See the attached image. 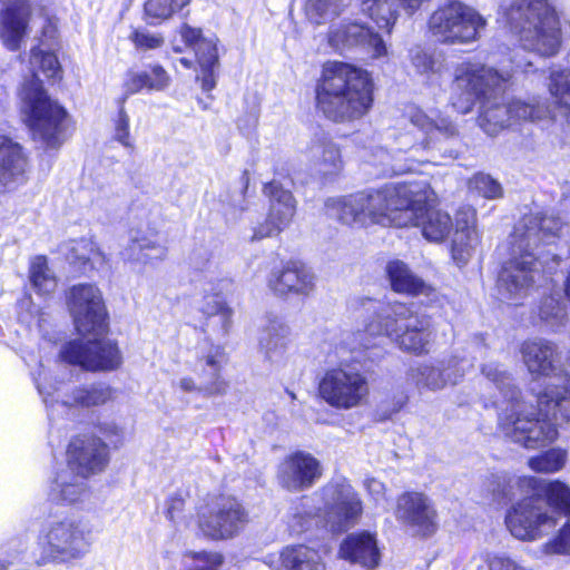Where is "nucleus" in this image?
Listing matches in <instances>:
<instances>
[{
    "mask_svg": "<svg viewBox=\"0 0 570 570\" xmlns=\"http://www.w3.org/2000/svg\"><path fill=\"white\" fill-rule=\"evenodd\" d=\"M351 308L361 315L372 314L373 318L362 331L341 334L334 346L337 364L324 371L317 387L320 397L340 411L358 407L366 401L370 386L362 370L383 357L379 337L384 336L400 350L416 355L428 352L433 337L431 317L413 312L406 304L357 297L351 302Z\"/></svg>",
    "mask_w": 570,
    "mask_h": 570,
    "instance_id": "nucleus-1",
    "label": "nucleus"
},
{
    "mask_svg": "<svg viewBox=\"0 0 570 570\" xmlns=\"http://www.w3.org/2000/svg\"><path fill=\"white\" fill-rule=\"evenodd\" d=\"M481 371L501 395L493 405L498 409L499 430L511 442L529 450L544 448L558 438L552 420L570 422V355L557 377L562 384L548 385L535 395L538 409L522 397L501 364L490 362Z\"/></svg>",
    "mask_w": 570,
    "mask_h": 570,
    "instance_id": "nucleus-2",
    "label": "nucleus"
},
{
    "mask_svg": "<svg viewBox=\"0 0 570 570\" xmlns=\"http://www.w3.org/2000/svg\"><path fill=\"white\" fill-rule=\"evenodd\" d=\"M484 487L498 502L525 495L505 515L507 528L519 540L534 541L548 534L556 527L552 511L570 517V487L559 480L542 483L534 476L498 472L487 478Z\"/></svg>",
    "mask_w": 570,
    "mask_h": 570,
    "instance_id": "nucleus-3",
    "label": "nucleus"
},
{
    "mask_svg": "<svg viewBox=\"0 0 570 570\" xmlns=\"http://www.w3.org/2000/svg\"><path fill=\"white\" fill-rule=\"evenodd\" d=\"M405 118L419 130L393 132L386 148L373 154L375 165H381L384 175H402L415 170L420 165H441L452 161L461 154V137L458 125L441 112L429 115L417 107H410Z\"/></svg>",
    "mask_w": 570,
    "mask_h": 570,
    "instance_id": "nucleus-4",
    "label": "nucleus"
},
{
    "mask_svg": "<svg viewBox=\"0 0 570 570\" xmlns=\"http://www.w3.org/2000/svg\"><path fill=\"white\" fill-rule=\"evenodd\" d=\"M568 225L553 216L530 214L523 216L510 236L511 258L498 277V288L504 299L518 302L525 297L532 285L540 278L539 267H543L551 256L556 265L558 255L539 252L540 245H550L562 237Z\"/></svg>",
    "mask_w": 570,
    "mask_h": 570,
    "instance_id": "nucleus-5",
    "label": "nucleus"
},
{
    "mask_svg": "<svg viewBox=\"0 0 570 570\" xmlns=\"http://www.w3.org/2000/svg\"><path fill=\"white\" fill-rule=\"evenodd\" d=\"M67 303L77 332L92 340H72L60 350V357L91 371H114L122 363L117 343L100 338L107 330V312L101 292L92 284H78L69 289Z\"/></svg>",
    "mask_w": 570,
    "mask_h": 570,
    "instance_id": "nucleus-6",
    "label": "nucleus"
},
{
    "mask_svg": "<svg viewBox=\"0 0 570 570\" xmlns=\"http://www.w3.org/2000/svg\"><path fill=\"white\" fill-rule=\"evenodd\" d=\"M510 71H498L478 63H462L455 70L453 90L458 97L451 98L453 108L460 114L472 110L476 100H481L479 125L489 136H497L512 125L509 102L502 96Z\"/></svg>",
    "mask_w": 570,
    "mask_h": 570,
    "instance_id": "nucleus-7",
    "label": "nucleus"
},
{
    "mask_svg": "<svg viewBox=\"0 0 570 570\" xmlns=\"http://www.w3.org/2000/svg\"><path fill=\"white\" fill-rule=\"evenodd\" d=\"M317 107L331 120L347 121L363 117L373 104L370 75L350 63L324 65L316 87Z\"/></svg>",
    "mask_w": 570,
    "mask_h": 570,
    "instance_id": "nucleus-8",
    "label": "nucleus"
},
{
    "mask_svg": "<svg viewBox=\"0 0 570 570\" xmlns=\"http://www.w3.org/2000/svg\"><path fill=\"white\" fill-rule=\"evenodd\" d=\"M498 21L519 36L524 50L550 58L561 49L560 18L549 0H501Z\"/></svg>",
    "mask_w": 570,
    "mask_h": 570,
    "instance_id": "nucleus-9",
    "label": "nucleus"
},
{
    "mask_svg": "<svg viewBox=\"0 0 570 570\" xmlns=\"http://www.w3.org/2000/svg\"><path fill=\"white\" fill-rule=\"evenodd\" d=\"M390 225L420 227L425 239L444 240L453 223L446 212L434 207L436 196L426 180L395 184Z\"/></svg>",
    "mask_w": 570,
    "mask_h": 570,
    "instance_id": "nucleus-10",
    "label": "nucleus"
},
{
    "mask_svg": "<svg viewBox=\"0 0 570 570\" xmlns=\"http://www.w3.org/2000/svg\"><path fill=\"white\" fill-rule=\"evenodd\" d=\"M322 505L313 507L311 498H303L292 508L288 517V528L292 533L301 534L313 523L315 518L326 522H337L340 525H351L356 522L363 511L362 501L353 487L340 479L327 483L317 494Z\"/></svg>",
    "mask_w": 570,
    "mask_h": 570,
    "instance_id": "nucleus-11",
    "label": "nucleus"
},
{
    "mask_svg": "<svg viewBox=\"0 0 570 570\" xmlns=\"http://www.w3.org/2000/svg\"><path fill=\"white\" fill-rule=\"evenodd\" d=\"M96 540L95 525L80 515H65L48 521L38 535L39 563H68L89 553Z\"/></svg>",
    "mask_w": 570,
    "mask_h": 570,
    "instance_id": "nucleus-12",
    "label": "nucleus"
},
{
    "mask_svg": "<svg viewBox=\"0 0 570 570\" xmlns=\"http://www.w3.org/2000/svg\"><path fill=\"white\" fill-rule=\"evenodd\" d=\"M395 184H385L379 189L348 196L332 197L325 202L326 214L343 224L372 223L390 225Z\"/></svg>",
    "mask_w": 570,
    "mask_h": 570,
    "instance_id": "nucleus-13",
    "label": "nucleus"
},
{
    "mask_svg": "<svg viewBox=\"0 0 570 570\" xmlns=\"http://www.w3.org/2000/svg\"><path fill=\"white\" fill-rule=\"evenodd\" d=\"M488 24L473 7L459 0H448L429 19V30L444 45H469L478 41Z\"/></svg>",
    "mask_w": 570,
    "mask_h": 570,
    "instance_id": "nucleus-14",
    "label": "nucleus"
},
{
    "mask_svg": "<svg viewBox=\"0 0 570 570\" xmlns=\"http://www.w3.org/2000/svg\"><path fill=\"white\" fill-rule=\"evenodd\" d=\"M485 350L483 338L476 336L470 344V353L473 356L468 357L455 351L451 356L440 361L415 363L407 370L406 379L420 391H439L448 384L455 385L473 367L476 354L483 355Z\"/></svg>",
    "mask_w": 570,
    "mask_h": 570,
    "instance_id": "nucleus-15",
    "label": "nucleus"
},
{
    "mask_svg": "<svg viewBox=\"0 0 570 570\" xmlns=\"http://www.w3.org/2000/svg\"><path fill=\"white\" fill-rule=\"evenodd\" d=\"M23 101L33 138L47 147H59L62 144L66 110L51 100L38 83H31L24 88Z\"/></svg>",
    "mask_w": 570,
    "mask_h": 570,
    "instance_id": "nucleus-16",
    "label": "nucleus"
},
{
    "mask_svg": "<svg viewBox=\"0 0 570 570\" xmlns=\"http://www.w3.org/2000/svg\"><path fill=\"white\" fill-rule=\"evenodd\" d=\"M35 383L45 404L52 410L56 406H98L105 404L111 397V389L106 384L97 383L69 390L68 384L62 381L47 382L45 372H40L35 377Z\"/></svg>",
    "mask_w": 570,
    "mask_h": 570,
    "instance_id": "nucleus-17",
    "label": "nucleus"
},
{
    "mask_svg": "<svg viewBox=\"0 0 570 570\" xmlns=\"http://www.w3.org/2000/svg\"><path fill=\"white\" fill-rule=\"evenodd\" d=\"M246 523L247 513L240 502L233 497L218 498L208 513H203L199 518L202 532L215 540L234 537Z\"/></svg>",
    "mask_w": 570,
    "mask_h": 570,
    "instance_id": "nucleus-18",
    "label": "nucleus"
},
{
    "mask_svg": "<svg viewBox=\"0 0 570 570\" xmlns=\"http://www.w3.org/2000/svg\"><path fill=\"white\" fill-rule=\"evenodd\" d=\"M109 450L99 436L85 434L72 438L67 448V466L78 476L89 478L105 471Z\"/></svg>",
    "mask_w": 570,
    "mask_h": 570,
    "instance_id": "nucleus-19",
    "label": "nucleus"
},
{
    "mask_svg": "<svg viewBox=\"0 0 570 570\" xmlns=\"http://www.w3.org/2000/svg\"><path fill=\"white\" fill-rule=\"evenodd\" d=\"M191 368L202 380L200 391L208 395H220L227 390V383L222 377V368L226 363L225 348L204 338L193 350Z\"/></svg>",
    "mask_w": 570,
    "mask_h": 570,
    "instance_id": "nucleus-20",
    "label": "nucleus"
},
{
    "mask_svg": "<svg viewBox=\"0 0 570 570\" xmlns=\"http://www.w3.org/2000/svg\"><path fill=\"white\" fill-rule=\"evenodd\" d=\"M327 38L330 46L336 51L358 49L376 59L387 55L382 37L370 27L357 22L332 24Z\"/></svg>",
    "mask_w": 570,
    "mask_h": 570,
    "instance_id": "nucleus-21",
    "label": "nucleus"
},
{
    "mask_svg": "<svg viewBox=\"0 0 570 570\" xmlns=\"http://www.w3.org/2000/svg\"><path fill=\"white\" fill-rule=\"evenodd\" d=\"M264 194L269 198V213L266 222L254 228L252 240L279 234L289 226L296 213L295 198L278 181L265 184Z\"/></svg>",
    "mask_w": 570,
    "mask_h": 570,
    "instance_id": "nucleus-22",
    "label": "nucleus"
},
{
    "mask_svg": "<svg viewBox=\"0 0 570 570\" xmlns=\"http://www.w3.org/2000/svg\"><path fill=\"white\" fill-rule=\"evenodd\" d=\"M322 476V464L311 453L296 451L286 456L277 470V480L282 488L298 492L312 488Z\"/></svg>",
    "mask_w": 570,
    "mask_h": 570,
    "instance_id": "nucleus-23",
    "label": "nucleus"
},
{
    "mask_svg": "<svg viewBox=\"0 0 570 570\" xmlns=\"http://www.w3.org/2000/svg\"><path fill=\"white\" fill-rule=\"evenodd\" d=\"M522 362L534 377H560L561 352L558 345L543 337L525 340L520 346Z\"/></svg>",
    "mask_w": 570,
    "mask_h": 570,
    "instance_id": "nucleus-24",
    "label": "nucleus"
},
{
    "mask_svg": "<svg viewBox=\"0 0 570 570\" xmlns=\"http://www.w3.org/2000/svg\"><path fill=\"white\" fill-rule=\"evenodd\" d=\"M395 517L415 534L430 535L436 529V512L431 500L420 492H405L400 495Z\"/></svg>",
    "mask_w": 570,
    "mask_h": 570,
    "instance_id": "nucleus-25",
    "label": "nucleus"
},
{
    "mask_svg": "<svg viewBox=\"0 0 570 570\" xmlns=\"http://www.w3.org/2000/svg\"><path fill=\"white\" fill-rule=\"evenodd\" d=\"M35 10L31 0H9L0 11V39L10 51H18L29 33Z\"/></svg>",
    "mask_w": 570,
    "mask_h": 570,
    "instance_id": "nucleus-26",
    "label": "nucleus"
},
{
    "mask_svg": "<svg viewBox=\"0 0 570 570\" xmlns=\"http://www.w3.org/2000/svg\"><path fill=\"white\" fill-rule=\"evenodd\" d=\"M267 286L278 296L288 294L308 296L315 287V275L304 264L288 262L269 273Z\"/></svg>",
    "mask_w": 570,
    "mask_h": 570,
    "instance_id": "nucleus-27",
    "label": "nucleus"
},
{
    "mask_svg": "<svg viewBox=\"0 0 570 570\" xmlns=\"http://www.w3.org/2000/svg\"><path fill=\"white\" fill-rule=\"evenodd\" d=\"M208 294L204 296L200 312L204 316L203 332L206 338L224 340L228 336L232 328L233 309L226 304L222 297L223 291L216 288H204Z\"/></svg>",
    "mask_w": 570,
    "mask_h": 570,
    "instance_id": "nucleus-28",
    "label": "nucleus"
},
{
    "mask_svg": "<svg viewBox=\"0 0 570 570\" xmlns=\"http://www.w3.org/2000/svg\"><path fill=\"white\" fill-rule=\"evenodd\" d=\"M291 330L284 320L269 313L258 336V351L264 360L278 364L284 360L289 342Z\"/></svg>",
    "mask_w": 570,
    "mask_h": 570,
    "instance_id": "nucleus-29",
    "label": "nucleus"
},
{
    "mask_svg": "<svg viewBox=\"0 0 570 570\" xmlns=\"http://www.w3.org/2000/svg\"><path fill=\"white\" fill-rule=\"evenodd\" d=\"M340 554L343 559L358 563L366 569H373L380 562L376 539L370 532L347 535L341 543Z\"/></svg>",
    "mask_w": 570,
    "mask_h": 570,
    "instance_id": "nucleus-30",
    "label": "nucleus"
},
{
    "mask_svg": "<svg viewBox=\"0 0 570 570\" xmlns=\"http://www.w3.org/2000/svg\"><path fill=\"white\" fill-rule=\"evenodd\" d=\"M312 169L324 180H332L343 169L338 147L326 138L314 140L307 149Z\"/></svg>",
    "mask_w": 570,
    "mask_h": 570,
    "instance_id": "nucleus-31",
    "label": "nucleus"
},
{
    "mask_svg": "<svg viewBox=\"0 0 570 570\" xmlns=\"http://www.w3.org/2000/svg\"><path fill=\"white\" fill-rule=\"evenodd\" d=\"M425 0H361L362 11L381 29L390 32L402 7L409 14L415 12Z\"/></svg>",
    "mask_w": 570,
    "mask_h": 570,
    "instance_id": "nucleus-32",
    "label": "nucleus"
},
{
    "mask_svg": "<svg viewBox=\"0 0 570 570\" xmlns=\"http://www.w3.org/2000/svg\"><path fill=\"white\" fill-rule=\"evenodd\" d=\"M27 159L22 147L11 138L0 135V188H9L23 178Z\"/></svg>",
    "mask_w": 570,
    "mask_h": 570,
    "instance_id": "nucleus-33",
    "label": "nucleus"
},
{
    "mask_svg": "<svg viewBox=\"0 0 570 570\" xmlns=\"http://www.w3.org/2000/svg\"><path fill=\"white\" fill-rule=\"evenodd\" d=\"M87 478L78 476L76 471H71L66 466L57 472L49 495L53 501L75 504L82 502L89 493V487L86 482Z\"/></svg>",
    "mask_w": 570,
    "mask_h": 570,
    "instance_id": "nucleus-34",
    "label": "nucleus"
},
{
    "mask_svg": "<svg viewBox=\"0 0 570 570\" xmlns=\"http://www.w3.org/2000/svg\"><path fill=\"white\" fill-rule=\"evenodd\" d=\"M124 259L142 265H154L167 256V247L156 234L132 237L121 253Z\"/></svg>",
    "mask_w": 570,
    "mask_h": 570,
    "instance_id": "nucleus-35",
    "label": "nucleus"
},
{
    "mask_svg": "<svg viewBox=\"0 0 570 570\" xmlns=\"http://www.w3.org/2000/svg\"><path fill=\"white\" fill-rule=\"evenodd\" d=\"M391 287L396 293L412 296L428 295L431 287L402 261H392L386 265Z\"/></svg>",
    "mask_w": 570,
    "mask_h": 570,
    "instance_id": "nucleus-36",
    "label": "nucleus"
},
{
    "mask_svg": "<svg viewBox=\"0 0 570 570\" xmlns=\"http://www.w3.org/2000/svg\"><path fill=\"white\" fill-rule=\"evenodd\" d=\"M189 263L194 269L204 274L209 285L208 288L225 291L230 285V279L220 276L218 263L207 248H195L189 256Z\"/></svg>",
    "mask_w": 570,
    "mask_h": 570,
    "instance_id": "nucleus-37",
    "label": "nucleus"
},
{
    "mask_svg": "<svg viewBox=\"0 0 570 570\" xmlns=\"http://www.w3.org/2000/svg\"><path fill=\"white\" fill-rule=\"evenodd\" d=\"M282 570H325L318 553L306 546H288L281 553Z\"/></svg>",
    "mask_w": 570,
    "mask_h": 570,
    "instance_id": "nucleus-38",
    "label": "nucleus"
},
{
    "mask_svg": "<svg viewBox=\"0 0 570 570\" xmlns=\"http://www.w3.org/2000/svg\"><path fill=\"white\" fill-rule=\"evenodd\" d=\"M549 92L554 100V109L570 121V71L553 67L550 75Z\"/></svg>",
    "mask_w": 570,
    "mask_h": 570,
    "instance_id": "nucleus-39",
    "label": "nucleus"
},
{
    "mask_svg": "<svg viewBox=\"0 0 570 570\" xmlns=\"http://www.w3.org/2000/svg\"><path fill=\"white\" fill-rule=\"evenodd\" d=\"M67 261L81 273H86L95 264L102 263L105 257L92 240L82 238L71 243Z\"/></svg>",
    "mask_w": 570,
    "mask_h": 570,
    "instance_id": "nucleus-40",
    "label": "nucleus"
},
{
    "mask_svg": "<svg viewBox=\"0 0 570 570\" xmlns=\"http://www.w3.org/2000/svg\"><path fill=\"white\" fill-rule=\"evenodd\" d=\"M479 243V234L473 225L456 223L454 238L452 240V258L459 266H464L472 256L473 249Z\"/></svg>",
    "mask_w": 570,
    "mask_h": 570,
    "instance_id": "nucleus-41",
    "label": "nucleus"
},
{
    "mask_svg": "<svg viewBox=\"0 0 570 570\" xmlns=\"http://www.w3.org/2000/svg\"><path fill=\"white\" fill-rule=\"evenodd\" d=\"M217 38L203 37L202 29L194 28L187 23H183L175 32L171 39V48L175 52L181 53L186 48H191L195 51L197 60L199 59L200 51L205 55L207 50L200 48L203 42H213L214 48H217Z\"/></svg>",
    "mask_w": 570,
    "mask_h": 570,
    "instance_id": "nucleus-42",
    "label": "nucleus"
},
{
    "mask_svg": "<svg viewBox=\"0 0 570 570\" xmlns=\"http://www.w3.org/2000/svg\"><path fill=\"white\" fill-rule=\"evenodd\" d=\"M29 278L32 287L40 295H49L57 287V281L48 266L46 256H36L30 262Z\"/></svg>",
    "mask_w": 570,
    "mask_h": 570,
    "instance_id": "nucleus-43",
    "label": "nucleus"
},
{
    "mask_svg": "<svg viewBox=\"0 0 570 570\" xmlns=\"http://www.w3.org/2000/svg\"><path fill=\"white\" fill-rule=\"evenodd\" d=\"M568 453L561 448H551L538 455L529 459V468L538 473H556L560 471L567 462Z\"/></svg>",
    "mask_w": 570,
    "mask_h": 570,
    "instance_id": "nucleus-44",
    "label": "nucleus"
},
{
    "mask_svg": "<svg viewBox=\"0 0 570 570\" xmlns=\"http://www.w3.org/2000/svg\"><path fill=\"white\" fill-rule=\"evenodd\" d=\"M351 0H311L307 16L316 24L332 21L338 17Z\"/></svg>",
    "mask_w": 570,
    "mask_h": 570,
    "instance_id": "nucleus-45",
    "label": "nucleus"
},
{
    "mask_svg": "<svg viewBox=\"0 0 570 570\" xmlns=\"http://www.w3.org/2000/svg\"><path fill=\"white\" fill-rule=\"evenodd\" d=\"M202 46L207 52L204 56L203 51H200L199 59L197 60L200 67V76H197V79L202 82L203 91L209 92L216 86L215 68L218 65V50L214 48L213 42H203Z\"/></svg>",
    "mask_w": 570,
    "mask_h": 570,
    "instance_id": "nucleus-46",
    "label": "nucleus"
},
{
    "mask_svg": "<svg viewBox=\"0 0 570 570\" xmlns=\"http://www.w3.org/2000/svg\"><path fill=\"white\" fill-rule=\"evenodd\" d=\"M509 108L512 116V122L521 120L534 121L547 116L556 117L549 107L541 105L537 99H532L531 101L514 99L509 102Z\"/></svg>",
    "mask_w": 570,
    "mask_h": 570,
    "instance_id": "nucleus-47",
    "label": "nucleus"
},
{
    "mask_svg": "<svg viewBox=\"0 0 570 570\" xmlns=\"http://www.w3.org/2000/svg\"><path fill=\"white\" fill-rule=\"evenodd\" d=\"M410 61L415 71L431 79V77L439 75L442 69V62L434 56L433 52L425 50L420 46L410 49Z\"/></svg>",
    "mask_w": 570,
    "mask_h": 570,
    "instance_id": "nucleus-48",
    "label": "nucleus"
},
{
    "mask_svg": "<svg viewBox=\"0 0 570 570\" xmlns=\"http://www.w3.org/2000/svg\"><path fill=\"white\" fill-rule=\"evenodd\" d=\"M189 0H148L145 3V13L149 19L150 23L168 19L176 10H179L187 6Z\"/></svg>",
    "mask_w": 570,
    "mask_h": 570,
    "instance_id": "nucleus-49",
    "label": "nucleus"
},
{
    "mask_svg": "<svg viewBox=\"0 0 570 570\" xmlns=\"http://www.w3.org/2000/svg\"><path fill=\"white\" fill-rule=\"evenodd\" d=\"M223 561L224 558L218 552L188 551L184 554V564L189 570H217Z\"/></svg>",
    "mask_w": 570,
    "mask_h": 570,
    "instance_id": "nucleus-50",
    "label": "nucleus"
},
{
    "mask_svg": "<svg viewBox=\"0 0 570 570\" xmlns=\"http://www.w3.org/2000/svg\"><path fill=\"white\" fill-rule=\"evenodd\" d=\"M30 65L33 69L38 68L47 78L55 79L60 76V63L57 56L43 51L39 47L31 49Z\"/></svg>",
    "mask_w": 570,
    "mask_h": 570,
    "instance_id": "nucleus-51",
    "label": "nucleus"
},
{
    "mask_svg": "<svg viewBox=\"0 0 570 570\" xmlns=\"http://www.w3.org/2000/svg\"><path fill=\"white\" fill-rule=\"evenodd\" d=\"M469 189L488 199H495L502 196L500 183L484 173H478L469 180Z\"/></svg>",
    "mask_w": 570,
    "mask_h": 570,
    "instance_id": "nucleus-52",
    "label": "nucleus"
},
{
    "mask_svg": "<svg viewBox=\"0 0 570 570\" xmlns=\"http://www.w3.org/2000/svg\"><path fill=\"white\" fill-rule=\"evenodd\" d=\"M539 316L552 326L561 325L566 316L564 305L558 297H546L539 307Z\"/></svg>",
    "mask_w": 570,
    "mask_h": 570,
    "instance_id": "nucleus-53",
    "label": "nucleus"
},
{
    "mask_svg": "<svg viewBox=\"0 0 570 570\" xmlns=\"http://www.w3.org/2000/svg\"><path fill=\"white\" fill-rule=\"evenodd\" d=\"M129 116L126 112L124 100H119V109L115 119L114 138L126 148H132V140L129 129Z\"/></svg>",
    "mask_w": 570,
    "mask_h": 570,
    "instance_id": "nucleus-54",
    "label": "nucleus"
},
{
    "mask_svg": "<svg viewBox=\"0 0 570 570\" xmlns=\"http://www.w3.org/2000/svg\"><path fill=\"white\" fill-rule=\"evenodd\" d=\"M124 97L120 100L126 99L135 94H138L142 89H147V71H128L124 79Z\"/></svg>",
    "mask_w": 570,
    "mask_h": 570,
    "instance_id": "nucleus-55",
    "label": "nucleus"
},
{
    "mask_svg": "<svg viewBox=\"0 0 570 570\" xmlns=\"http://www.w3.org/2000/svg\"><path fill=\"white\" fill-rule=\"evenodd\" d=\"M546 552L570 554V520L560 529L559 534L546 544Z\"/></svg>",
    "mask_w": 570,
    "mask_h": 570,
    "instance_id": "nucleus-56",
    "label": "nucleus"
},
{
    "mask_svg": "<svg viewBox=\"0 0 570 570\" xmlns=\"http://www.w3.org/2000/svg\"><path fill=\"white\" fill-rule=\"evenodd\" d=\"M131 40L141 50L157 49L164 43V38L160 35L151 33L147 30H136L131 35Z\"/></svg>",
    "mask_w": 570,
    "mask_h": 570,
    "instance_id": "nucleus-57",
    "label": "nucleus"
},
{
    "mask_svg": "<svg viewBox=\"0 0 570 570\" xmlns=\"http://www.w3.org/2000/svg\"><path fill=\"white\" fill-rule=\"evenodd\" d=\"M169 83V76L161 66H153L147 71V90H163Z\"/></svg>",
    "mask_w": 570,
    "mask_h": 570,
    "instance_id": "nucleus-58",
    "label": "nucleus"
},
{
    "mask_svg": "<svg viewBox=\"0 0 570 570\" xmlns=\"http://www.w3.org/2000/svg\"><path fill=\"white\" fill-rule=\"evenodd\" d=\"M99 433L117 446L122 441V430L115 422H102L98 425Z\"/></svg>",
    "mask_w": 570,
    "mask_h": 570,
    "instance_id": "nucleus-59",
    "label": "nucleus"
},
{
    "mask_svg": "<svg viewBox=\"0 0 570 570\" xmlns=\"http://www.w3.org/2000/svg\"><path fill=\"white\" fill-rule=\"evenodd\" d=\"M364 487L376 504L385 502V485L383 482L375 478H366L364 480Z\"/></svg>",
    "mask_w": 570,
    "mask_h": 570,
    "instance_id": "nucleus-60",
    "label": "nucleus"
},
{
    "mask_svg": "<svg viewBox=\"0 0 570 570\" xmlns=\"http://www.w3.org/2000/svg\"><path fill=\"white\" fill-rule=\"evenodd\" d=\"M178 385H179L180 390H183L184 392H199L206 396H209L204 391H200L199 387L202 386V382L199 383V385H197L191 377L180 379Z\"/></svg>",
    "mask_w": 570,
    "mask_h": 570,
    "instance_id": "nucleus-61",
    "label": "nucleus"
},
{
    "mask_svg": "<svg viewBox=\"0 0 570 570\" xmlns=\"http://www.w3.org/2000/svg\"><path fill=\"white\" fill-rule=\"evenodd\" d=\"M512 63V71H521L524 73H529L532 71V63L530 61H523L521 59H517V57H513L511 59Z\"/></svg>",
    "mask_w": 570,
    "mask_h": 570,
    "instance_id": "nucleus-62",
    "label": "nucleus"
},
{
    "mask_svg": "<svg viewBox=\"0 0 570 570\" xmlns=\"http://www.w3.org/2000/svg\"><path fill=\"white\" fill-rule=\"evenodd\" d=\"M184 504L183 499L171 498L167 508V513L170 520H174L176 511H179Z\"/></svg>",
    "mask_w": 570,
    "mask_h": 570,
    "instance_id": "nucleus-63",
    "label": "nucleus"
},
{
    "mask_svg": "<svg viewBox=\"0 0 570 570\" xmlns=\"http://www.w3.org/2000/svg\"><path fill=\"white\" fill-rule=\"evenodd\" d=\"M564 293L567 295V297L569 298L570 301V271H569V274L566 278V283H564Z\"/></svg>",
    "mask_w": 570,
    "mask_h": 570,
    "instance_id": "nucleus-64",
    "label": "nucleus"
}]
</instances>
